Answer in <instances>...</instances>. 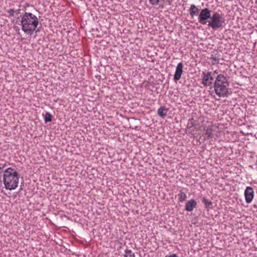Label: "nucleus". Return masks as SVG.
Returning <instances> with one entry per match:
<instances>
[{"label": "nucleus", "instance_id": "15", "mask_svg": "<svg viewBox=\"0 0 257 257\" xmlns=\"http://www.w3.org/2000/svg\"><path fill=\"white\" fill-rule=\"evenodd\" d=\"M43 115L44 116L45 123L51 122L52 121V115L50 112L47 111L45 114H43Z\"/></svg>", "mask_w": 257, "mask_h": 257}, {"label": "nucleus", "instance_id": "3", "mask_svg": "<svg viewBox=\"0 0 257 257\" xmlns=\"http://www.w3.org/2000/svg\"><path fill=\"white\" fill-rule=\"evenodd\" d=\"M228 79L223 74H218L214 82L213 89L215 93L219 97H227L229 94Z\"/></svg>", "mask_w": 257, "mask_h": 257}, {"label": "nucleus", "instance_id": "10", "mask_svg": "<svg viewBox=\"0 0 257 257\" xmlns=\"http://www.w3.org/2000/svg\"><path fill=\"white\" fill-rule=\"evenodd\" d=\"M197 206V202L192 199L188 200L185 204V209L187 211L191 212Z\"/></svg>", "mask_w": 257, "mask_h": 257}, {"label": "nucleus", "instance_id": "12", "mask_svg": "<svg viewBox=\"0 0 257 257\" xmlns=\"http://www.w3.org/2000/svg\"><path fill=\"white\" fill-rule=\"evenodd\" d=\"M185 188H183L179 191L178 194V201L180 202H183L187 198L186 192L185 191Z\"/></svg>", "mask_w": 257, "mask_h": 257}, {"label": "nucleus", "instance_id": "24", "mask_svg": "<svg viewBox=\"0 0 257 257\" xmlns=\"http://www.w3.org/2000/svg\"><path fill=\"white\" fill-rule=\"evenodd\" d=\"M14 30H15L16 32H18V33H19V32H20V29H19V28L18 27H17V26H15V27H14Z\"/></svg>", "mask_w": 257, "mask_h": 257}, {"label": "nucleus", "instance_id": "23", "mask_svg": "<svg viewBox=\"0 0 257 257\" xmlns=\"http://www.w3.org/2000/svg\"><path fill=\"white\" fill-rule=\"evenodd\" d=\"M165 257H179L176 254L173 253L169 255H166Z\"/></svg>", "mask_w": 257, "mask_h": 257}, {"label": "nucleus", "instance_id": "16", "mask_svg": "<svg viewBox=\"0 0 257 257\" xmlns=\"http://www.w3.org/2000/svg\"><path fill=\"white\" fill-rule=\"evenodd\" d=\"M124 257H135V254L132 250L126 249L124 250Z\"/></svg>", "mask_w": 257, "mask_h": 257}, {"label": "nucleus", "instance_id": "25", "mask_svg": "<svg viewBox=\"0 0 257 257\" xmlns=\"http://www.w3.org/2000/svg\"><path fill=\"white\" fill-rule=\"evenodd\" d=\"M214 73H217L216 71H214Z\"/></svg>", "mask_w": 257, "mask_h": 257}, {"label": "nucleus", "instance_id": "4", "mask_svg": "<svg viewBox=\"0 0 257 257\" xmlns=\"http://www.w3.org/2000/svg\"><path fill=\"white\" fill-rule=\"evenodd\" d=\"M225 22V19L223 15L217 12L214 13L210 20L208 21V26L213 30L222 28Z\"/></svg>", "mask_w": 257, "mask_h": 257}, {"label": "nucleus", "instance_id": "9", "mask_svg": "<svg viewBox=\"0 0 257 257\" xmlns=\"http://www.w3.org/2000/svg\"><path fill=\"white\" fill-rule=\"evenodd\" d=\"M183 65L182 63L180 62L177 64L174 76V80L175 81H177L180 79L183 73Z\"/></svg>", "mask_w": 257, "mask_h": 257}, {"label": "nucleus", "instance_id": "26", "mask_svg": "<svg viewBox=\"0 0 257 257\" xmlns=\"http://www.w3.org/2000/svg\"><path fill=\"white\" fill-rule=\"evenodd\" d=\"M2 168L1 167H0V170H1V169H2Z\"/></svg>", "mask_w": 257, "mask_h": 257}, {"label": "nucleus", "instance_id": "6", "mask_svg": "<svg viewBox=\"0 0 257 257\" xmlns=\"http://www.w3.org/2000/svg\"><path fill=\"white\" fill-rule=\"evenodd\" d=\"M202 83L204 86H209L212 84L213 77L212 75L211 72H208L207 73L203 72L202 74Z\"/></svg>", "mask_w": 257, "mask_h": 257}, {"label": "nucleus", "instance_id": "8", "mask_svg": "<svg viewBox=\"0 0 257 257\" xmlns=\"http://www.w3.org/2000/svg\"><path fill=\"white\" fill-rule=\"evenodd\" d=\"M244 197L246 203H250L254 197V191L252 187L248 186L244 191Z\"/></svg>", "mask_w": 257, "mask_h": 257}, {"label": "nucleus", "instance_id": "17", "mask_svg": "<svg viewBox=\"0 0 257 257\" xmlns=\"http://www.w3.org/2000/svg\"><path fill=\"white\" fill-rule=\"evenodd\" d=\"M202 202L205 205L206 208H211L212 207V203L206 198H203Z\"/></svg>", "mask_w": 257, "mask_h": 257}, {"label": "nucleus", "instance_id": "18", "mask_svg": "<svg viewBox=\"0 0 257 257\" xmlns=\"http://www.w3.org/2000/svg\"><path fill=\"white\" fill-rule=\"evenodd\" d=\"M194 119L193 118L189 119L188 123L187 125V130H191V128H193L195 126L194 122H193Z\"/></svg>", "mask_w": 257, "mask_h": 257}, {"label": "nucleus", "instance_id": "19", "mask_svg": "<svg viewBox=\"0 0 257 257\" xmlns=\"http://www.w3.org/2000/svg\"><path fill=\"white\" fill-rule=\"evenodd\" d=\"M164 0H149V2L150 4L153 6H157L159 4V3L161 2H163Z\"/></svg>", "mask_w": 257, "mask_h": 257}, {"label": "nucleus", "instance_id": "14", "mask_svg": "<svg viewBox=\"0 0 257 257\" xmlns=\"http://www.w3.org/2000/svg\"><path fill=\"white\" fill-rule=\"evenodd\" d=\"M210 59L212 65H215L219 63L220 58L217 54H212Z\"/></svg>", "mask_w": 257, "mask_h": 257}, {"label": "nucleus", "instance_id": "1", "mask_svg": "<svg viewBox=\"0 0 257 257\" xmlns=\"http://www.w3.org/2000/svg\"><path fill=\"white\" fill-rule=\"evenodd\" d=\"M20 22L21 29L24 33L29 36H32L34 33H37L40 32L38 27L39 25L38 18L32 13L25 12L22 16L21 20L18 17L13 20V23Z\"/></svg>", "mask_w": 257, "mask_h": 257}, {"label": "nucleus", "instance_id": "13", "mask_svg": "<svg viewBox=\"0 0 257 257\" xmlns=\"http://www.w3.org/2000/svg\"><path fill=\"white\" fill-rule=\"evenodd\" d=\"M168 112V109L164 106H161L158 108L157 113L159 116L163 118L167 115Z\"/></svg>", "mask_w": 257, "mask_h": 257}, {"label": "nucleus", "instance_id": "20", "mask_svg": "<svg viewBox=\"0 0 257 257\" xmlns=\"http://www.w3.org/2000/svg\"><path fill=\"white\" fill-rule=\"evenodd\" d=\"M7 13L9 14V17H14L15 15V9H10L7 10Z\"/></svg>", "mask_w": 257, "mask_h": 257}, {"label": "nucleus", "instance_id": "7", "mask_svg": "<svg viewBox=\"0 0 257 257\" xmlns=\"http://www.w3.org/2000/svg\"><path fill=\"white\" fill-rule=\"evenodd\" d=\"M218 127L215 125H210L204 128V137L207 139H211L213 137V133L215 132Z\"/></svg>", "mask_w": 257, "mask_h": 257}, {"label": "nucleus", "instance_id": "2", "mask_svg": "<svg viewBox=\"0 0 257 257\" xmlns=\"http://www.w3.org/2000/svg\"><path fill=\"white\" fill-rule=\"evenodd\" d=\"M20 175L14 168L9 167L4 171L3 181L7 190L16 189L19 185Z\"/></svg>", "mask_w": 257, "mask_h": 257}, {"label": "nucleus", "instance_id": "22", "mask_svg": "<svg viewBox=\"0 0 257 257\" xmlns=\"http://www.w3.org/2000/svg\"><path fill=\"white\" fill-rule=\"evenodd\" d=\"M187 133L189 134H191L192 135H193L195 133V130L193 128H191V130H187L186 131Z\"/></svg>", "mask_w": 257, "mask_h": 257}, {"label": "nucleus", "instance_id": "21", "mask_svg": "<svg viewBox=\"0 0 257 257\" xmlns=\"http://www.w3.org/2000/svg\"><path fill=\"white\" fill-rule=\"evenodd\" d=\"M22 7L21 5H19V8L17 9H15V14L16 15H18L19 14H21V7Z\"/></svg>", "mask_w": 257, "mask_h": 257}, {"label": "nucleus", "instance_id": "5", "mask_svg": "<svg viewBox=\"0 0 257 257\" xmlns=\"http://www.w3.org/2000/svg\"><path fill=\"white\" fill-rule=\"evenodd\" d=\"M211 17V11L208 8H205L200 11L198 15V22L202 25H204L206 23V21L210 19Z\"/></svg>", "mask_w": 257, "mask_h": 257}, {"label": "nucleus", "instance_id": "11", "mask_svg": "<svg viewBox=\"0 0 257 257\" xmlns=\"http://www.w3.org/2000/svg\"><path fill=\"white\" fill-rule=\"evenodd\" d=\"M199 10L195 5H191L189 10L190 16L191 18L198 15Z\"/></svg>", "mask_w": 257, "mask_h": 257}]
</instances>
